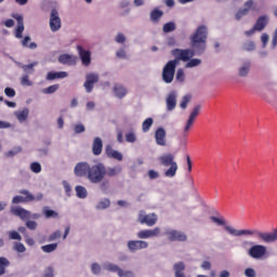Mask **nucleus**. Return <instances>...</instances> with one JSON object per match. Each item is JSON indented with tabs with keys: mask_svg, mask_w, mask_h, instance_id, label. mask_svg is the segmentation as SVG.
<instances>
[{
	"mask_svg": "<svg viewBox=\"0 0 277 277\" xmlns=\"http://www.w3.org/2000/svg\"><path fill=\"white\" fill-rule=\"evenodd\" d=\"M207 26H199L195 34L190 36V47L192 49H174L172 50V55L174 60L179 62H189L194 55H202L207 51Z\"/></svg>",
	"mask_w": 277,
	"mask_h": 277,
	"instance_id": "nucleus-1",
	"label": "nucleus"
},
{
	"mask_svg": "<svg viewBox=\"0 0 277 277\" xmlns=\"http://www.w3.org/2000/svg\"><path fill=\"white\" fill-rule=\"evenodd\" d=\"M226 233L233 235V237H255V239H260L264 241V243H274L277 240V228H275L271 233L261 232L256 228L253 229H235L233 226L226 225Z\"/></svg>",
	"mask_w": 277,
	"mask_h": 277,
	"instance_id": "nucleus-2",
	"label": "nucleus"
},
{
	"mask_svg": "<svg viewBox=\"0 0 277 277\" xmlns=\"http://www.w3.org/2000/svg\"><path fill=\"white\" fill-rule=\"evenodd\" d=\"M160 166L167 168L164 171V176L167 179H174L176 176V172H179V163L175 160L173 154H163L158 158Z\"/></svg>",
	"mask_w": 277,
	"mask_h": 277,
	"instance_id": "nucleus-3",
	"label": "nucleus"
},
{
	"mask_svg": "<svg viewBox=\"0 0 277 277\" xmlns=\"http://www.w3.org/2000/svg\"><path fill=\"white\" fill-rule=\"evenodd\" d=\"M107 173V168L102 162H97L90 167L88 180L90 183L98 184L103 183V179H105V174Z\"/></svg>",
	"mask_w": 277,
	"mask_h": 277,
	"instance_id": "nucleus-4",
	"label": "nucleus"
},
{
	"mask_svg": "<svg viewBox=\"0 0 277 277\" xmlns=\"http://www.w3.org/2000/svg\"><path fill=\"white\" fill-rule=\"evenodd\" d=\"M19 194H27V197H23V196L13 197L12 199L13 205H21V202H40V200L44 198V195H42L41 193L34 196V194H31V192H29L28 189H22L19 190Z\"/></svg>",
	"mask_w": 277,
	"mask_h": 277,
	"instance_id": "nucleus-5",
	"label": "nucleus"
},
{
	"mask_svg": "<svg viewBox=\"0 0 277 277\" xmlns=\"http://www.w3.org/2000/svg\"><path fill=\"white\" fill-rule=\"evenodd\" d=\"M176 66H179L177 60L169 61L162 69V81L164 83H172L174 81V72H176Z\"/></svg>",
	"mask_w": 277,
	"mask_h": 277,
	"instance_id": "nucleus-6",
	"label": "nucleus"
},
{
	"mask_svg": "<svg viewBox=\"0 0 277 277\" xmlns=\"http://www.w3.org/2000/svg\"><path fill=\"white\" fill-rule=\"evenodd\" d=\"M200 109H202V106L196 105L190 111L183 129V137H187V135H189V131L194 128V122H196V119L200 116Z\"/></svg>",
	"mask_w": 277,
	"mask_h": 277,
	"instance_id": "nucleus-7",
	"label": "nucleus"
},
{
	"mask_svg": "<svg viewBox=\"0 0 277 277\" xmlns=\"http://www.w3.org/2000/svg\"><path fill=\"white\" fill-rule=\"evenodd\" d=\"M248 255L255 260L265 259L267 255V247L263 245H254L248 250Z\"/></svg>",
	"mask_w": 277,
	"mask_h": 277,
	"instance_id": "nucleus-8",
	"label": "nucleus"
},
{
	"mask_svg": "<svg viewBox=\"0 0 277 277\" xmlns=\"http://www.w3.org/2000/svg\"><path fill=\"white\" fill-rule=\"evenodd\" d=\"M157 214L155 213L146 214L144 211H140L138 213L140 224H146V226H155V224H157Z\"/></svg>",
	"mask_w": 277,
	"mask_h": 277,
	"instance_id": "nucleus-9",
	"label": "nucleus"
},
{
	"mask_svg": "<svg viewBox=\"0 0 277 277\" xmlns=\"http://www.w3.org/2000/svg\"><path fill=\"white\" fill-rule=\"evenodd\" d=\"M50 29L51 31H60L62 29V18H60V13L55 9L51 11Z\"/></svg>",
	"mask_w": 277,
	"mask_h": 277,
	"instance_id": "nucleus-10",
	"label": "nucleus"
},
{
	"mask_svg": "<svg viewBox=\"0 0 277 277\" xmlns=\"http://www.w3.org/2000/svg\"><path fill=\"white\" fill-rule=\"evenodd\" d=\"M94 83H98V74H88L83 83V88L88 94L94 90Z\"/></svg>",
	"mask_w": 277,
	"mask_h": 277,
	"instance_id": "nucleus-11",
	"label": "nucleus"
},
{
	"mask_svg": "<svg viewBox=\"0 0 277 277\" xmlns=\"http://www.w3.org/2000/svg\"><path fill=\"white\" fill-rule=\"evenodd\" d=\"M161 235V228L155 227L154 229H142L136 234L138 239H150L153 237H159Z\"/></svg>",
	"mask_w": 277,
	"mask_h": 277,
	"instance_id": "nucleus-12",
	"label": "nucleus"
},
{
	"mask_svg": "<svg viewBox=\"0 0 277 277\" xmlns=\"http://www.w3.org/2000/svg\"><path fill=\"white\" fill-rule=\"evenodd\" d=\"M164 235H167L169 241H187V235H185L183 232L169 229L164 233Z\"/></svg>",
	"mask_w": 277,
	"mask_h": 277,
	"instance_id": "nucleus-13",
	"label": "nucleus"
},
{
	"mask_svg": "<svg viewBox=\"0 0 277 277\" xmlns=\"http://www.w3.org/2000/svg\"><path fill=\"white\" fill-rule=\"evenodd\" d=\"M78 55L82 62V66H89L92 64V54L89 50L83 49L81 45H77Z\"/></svg>",
	"mask_w": 277,
	"mask_h": 277,
	"instance_id": "nucleus-14",
	"label": "nucleus"
},
{
	"mask_svg": "<svg viewBox=\"0 0 277 277\" xmlns=\"http://www.w3.org/2000/svg\"><path fill=\"white\" fill-rule=\"evenodd\" d=\"M90 164L88 162H78L74 169V173L76 176H87L90 172Z\"/></svg>",
	"mask_w": 277,
	"mask_h": 277,
	"instance_id": "nucleus-15",
	"label": "nucleus"
},
{
	"mask_svg": "<svg viewBox=\"0 0 277 277\" xmlns=\"http://www.w3.org/2000/svg\"><path fill=\"white\" fill-rule=\"evenodd\" d=\"M148 242L144 240H130L128 241V249L130 252H137V250H146Z\"/></svg>",
	"mask_w": 277,
	"mask_h": 277,
	"instance_id": "nucleus-16",
	"label": "nucleus"
},
{
	"mask_svg": "<svg viewBox=\"0 0 277 277\" xmlns=\"http://www.w3.org/2000/svg\"><path fill=\"white\" fill-rule=\"evenodd\" d=\"M12 18H15V21H17V27L15 29V38L21 40V38H23V32L25 31V24L23 21V15L12 14Z\"/></svg>",
	"mask_w": 277,
	"mask_h": 277,
	"instance_id": "nucleus-17",
	"label": "nucleus"
},
{
	"mask_svg": "<svg viewBox=\"0 0 277 277\" xmlns=\"http://www.w3.org/2000/svg\"><path fill=\"white\" fill-rule=\"evenodd\" d=\"M250 10H254V0H249V1L245 2V8L240 9L236 13V21H241V18H243V16H248V14L250 13Z\"/></svg>",
	"mask_w": 277,
	"mask_h": 277,
	"instance_id": "nucleus-18",
	"label": "nucleus"
},
{
	"mask_svg": "<svg viewBox=\"0 0 277 277\" xmlns=\"http://www.w3.org/2000/svg\"><path fill=\"white\" fill-rule=\"evenodd\" d=\"M11 213L12 215L21 217L22 220H28V217H31V212L23 207H11Z\"/></svg>",
	"mask_w": 277,
	"mask_h": 277,
	"instance_id": "nucleus-19",
	"label": "nucleus"
},
{
	"mask_svg": "<svg viewBox=\"0 0 277 277\" xmlns=\"http://www.w3.org/2000/svg\"><path fill=\"white\" fill-rule=\"evenodd\" d=\"M167 132L166 129L163 128H158L155 132V140H156V144L158 146H166L167 145Z\"/></svg>",
	"mask_w": 277,
	"mask_h": 277,
	"instance_id": "nucleus-20",
	"label": "nucleus"
},
{
	"mask_svg": "<svg viewBox=\"0 0 277 277\" xmlns=\"http://www.w3.org/2000/svg\"><path fill=\"white\" fill-rule=\"evenodd\" d=\"M60 64H64L67 66H75L77 64V56L72 54H61L58 56Z\"/></svg>",
	"mask_w": 277,
	"mask_h": 277,
	"instance_id": "nucleus-21",
	"label": "nucleus"
},
{
	"mask_svg": "<svg viewBox=\"0 0 277 277\" xmlns=\"http://www.w3.org/2000/svg\"><path fill=\"white\" fill-rule=\"evenodd\" d=\"M268 23H269V17L267 15H262L256 19L253 27L254 29H256V31H263V29L267 27Z\"/></svg>",
	"mask_w": 277,
	"mask_h": 277,
	"instance_id": "nucleus-22",
	"label": "nucleus"
},
{
	"mask_svg": "<svg viewBox=\"0 0 277 277\" xmlns=\"http://www.w3.org/2000/svg\"><path fill=\"white\" fill-rule=\"evenodd\" d=\"M105 154L109 159H116L117 161H122V155L120 154V151L114 149L111 145H107L105 147Z\"/></svg>",
	"mask_w": 277,
	"mask_h": 277,
	"instance_id": "nucleus-23",
	"label": "nucleus"
},
{
	"mask_svg": "<svg viewBox=\"0 0 277 277\" xmlns=\"http://www.w3.org/2000/svg\"><path fill=\"white\" fill-rule=\"evenodd\" d=\"M92 153L95 157H98V155H101V153H103V140L98 136H96L93 140Z\"/></svg>",
	"mask_w": 277,
	"mask_h": 277,
	"instance_id": "nucleus-24",
	"label": "nucleus"
},
{
	"mask_svg": "<svg viewBox=\"0 0 277 277\" xmlns=\"http://www.w3.org/2000/svg\"><path fill=\"white\" fill-rule=\"evenodd\" d=\"M176 108V92L172 91L167 96V109L168 111H173Z\"/></svg>",
	"mask_w": 277,
	"mask_h": 277,
	"instance_id": "nucleus-25",
	"label": "nucleus"
},
{
	"mask_svg": "<svg viewBox=\"0 0 277 277\" xmlns=\"http://www.w3.org/2000/svg\"><path fill=\"white\" fill-rule=\"evenodd\" d=\"M68 77V72L66 71H50L47 75L48 81H53L55 79H66Z\"/></svg>",
	"mask_w": 277,
	"mask_h": 277,
	"instance_id": "nucleus-26",
	"label": "nucleus"
},
{
	"mask_svg": "<svg viewBox=\"0 0 277 277\" xmlns=\"http://www.w3.org/2000/svg\"><path fill=\"white\" fill-rule=\"evenodd\" d=\"M173 271L175 277H186L185 276V262H177L173 265Z\"/></svg>",
	"mask_w": 277,
	"mask_h": 277,
	"instance_id": "nucleus-27",
	"label": "nucleus"
},
{
	"mask_svg": "<svg viewBox=\"0 0 277 277\" xmlns=\"http://www.w3.org/2000/svg\"><path fill=\"white\" fill-rule=\"evenodd\" d=\"M10 260L5 256H0V276H5L8 267H10Z\"/></svg>",
	"mask_w": 277,
	"mask_h": 277,
	"instance_id": "nucleus-28",
	"label": "nucleus"
},
{
	"mask_svg": "<svg viewBox=\"0 0 277 277\" xmlns=\"http://www.w3.org/2000/svg\"><path fill=\"white\" fill-rule=\"evenodd\" d=\"M114 93L117 98H124V96H127V89L122 87V84H115Z\"/></svg>",
	"mask_w": 277,
	"mask_h": 277,
	"instance_id": "nucleus-29",
	"label": "nucleus"
},
{
	"mask_svg": "<svg viewBox=\"0 0 277 277\" xmlns=\"http://www.w3.org/2000/svg\"><path fill=\"white\" fill-rule=\"evenodd\" d=\"M30 42V43H29ZM22 47H24L25 49H30L34 51V49H38V43L36 42H31V37L26 36L24 37V39L22 40Z\"/></svg>",
	"mask_w": 277,
	"mask_h": 277,
	"instance_id": "nucleus-30",
	"label": "nucleus"
},
{
	"mask_svg": "<svg viewBox=\"0 0 277 277\" xmlns=\"http://www.w3.org/2000/svg\"><path fill=\"white\" fill-rule=\"evenodd\" d=\"M120 172H122V167H120V166L107 168L105 176H109V177L118 176V174H120Z\"/></svg>",
	"mask_w": 277,
	"mask_h": 277,
	"instance_id": "nucleus-31",
	"label": "nucleus"
},
{
	"mask_svg": "<svg viewBox=\"0 0 277 277\" xmlns=\"http://www.w3.org/2000/svg\"><path fill=\"white\" fill-rule=\"evenodd\" d=\"M15 117L18 120V122H25V120L29 118V109L24 108L23 110L16 111Z\"/></svg>",
	"mask_w": 277,
	"mask_h": 277,
	"instance_id": "nucleus-32",
	"label": "nucleus"
},
{
	"mask_svg": "<svg viewBox=\"0 0 277 277\" xmlns=\"http://www.w3.org/2000/svg\"><path fill=\"white\" fill-rule=\"evenodd\" d=\"M162 16H163V11L159 9H154L150 12V21H153V23H159Z\"/></svg>",
	"mask_w": 277,
	"mask_h": 277,
	"instance_id": "nucleus-33",
	"label": "nucleus"
},
{
	"mask_svg": "<svg viewBox=\"0 0 277 277\" xmlns=\"http://www.w3.org/2000/svg\"><path fill=\"white\" fill-rule=\"evenodd\" d=\"M175 30H176V24L174 22H168L162 27L163 34H172V31H175Z\"/></svg>",
	"mask_w": 277,
	"mask_h": 277,
	"instance_id": "nucleus-34",
	"label": "nucleus"
},
{
	"mask_svg": "<svg viewBox=\"0 0 277 277\" xmlns=\"http://www.w3.org/2000/svg\"><path fill=\"white\" fill-rule=\"evenodd\" d=\"M42 252H45L47 254L51 252H55L57 250V242L44 245L41 247Z\"/></svg>",
	"mask_w": 277,
	"mask_h": 277,
	"instance_id": "nucleus-35",
	"label": "nucleus"
},
{
	"mask_svg": "<svg viewBox=\"0 0 277 277\" xmlns=\"http://www.w3.org/2000/svg\"><path fill=\"white\" fill-rule=\"evenodd\" d=\"M76 195L81 199L88 198V189L83 186H76Z\"/></svg>",
	"mask_w": 277,
	"mask_h": 277,
	"instance_id": "nucleus-36",
	"label": "nucleus"
},
{
	"mask_svg": "<svg viewBox=\"0 0 277 277\" xmlns=\"http://www.w3.org/2000/svg\"><path fill=\"white\" fill-rule=\"evenodd\" d=\"M248 72H250V62H247L239 68L240 77H248Z\"/></svg>",
	"mask_w": 277,
	"mask_h": 277,
	"instance_id": "nucleus-37",
	"label": "nucleus"
},
{
	"mask_svg": "<svg viewBox=\"0 0 277 277\" xmlns=\"http://www.w3.org/2000/svg\"><path fill=\"white\" fill-rule=\"evenodd\" d=\"M150 127H153V118L145 119L142 124L143 133H148L150 131Z\"/></svg>",
	"mask_w": 277,
	"mask_h": 277,
	"instance_id": "nucleus-38",
	"label": "nucleus"
},
{
	"mask_svg": "<svg viewBox=\"0 0 277 277\" xmlns=\"http://www.w3.org/2000/svg\"><path fill=\"white\" fill-rule=\"evenodd\" d=\"M43 213L45 215V217L49 220L51 217H53L54 220H56L57 217H60V214L54 211V210H49V208H44L43 209Z\"/></svg>",
	"mask_w": 277,
	"mask_h": 277,
	"instance_id": "nucleus-39",
	"label": "nucleus"
},
{
	"mask_svg": "<svg viewBox=\"0 0 277 277\" xmlns=\"http://www.w3.org/2000/svg\"><path fill=\"white\" fill-rule=\"evenodd\" d=\"M60 90V84H52L45 89L42 90L43 94H55Z\"/></svg>",
	"mask_w": 277,
	"mask_h": 277,
	"instance_id": "nucleus-40",
	"label": "nucleus"
},
{
	"mask_svg": "<svg viewBox=\"0 0 277 277\" xmlns=\"http://www.w3.org/2000/svg\"><path fill=\"white\" fill-rule=\"evenodd\" d=\"M104 269H106L107 272L119 274L121 268H119V266L116 264L108 263V264H105Z\"/></svg>",
	"mask_w": 277,
	"mask_h": 277,
	"instance_id": "nucleus-41",
	"label": "nucleus"
},
{
	"mask_svg": "<svg viewBox=\"0 0 277 277\" xmlns=\"http://www.w3.org/2000/svg\"><path fill=\"white\" fill-rule=\"evenodd\" d=\"M30 170L34 174H40V172H42V164H40V162H31Z\"/></svg>",
	"mask_w": 277,
	"mask_h": 277,
	"instance_id": "nucleus-42",
	"label": "nucleus"
},
{
	"mask_svg": "<svg viewBox=\"0 0 277 277\" xmlns=\"http://www.w3.org/2000/svg\"><path fill=\"white\" fill-rule=\"evenodd\" d=\"M200 64H202V61L199 58H190L186 64V68H196V66H200Z\"/></svg>",
	"mask_w": 277,
	"mask_h": 277,
	"instance_id": "nucleus-43",
	"label": "nucleus"
},
{
	"mask_svg": "<svg viewBox=\"0 0 277 277\" xmlns=\"http://www.w3.org/2000/svg\"><path fill=\"white\" fill-rule=\"evenodd\" d=\"M256 49V45L254 44V41H247L242 45V51H254Z\"/></svg>",
	"mask_w": 277,
	"mask_h": 277,
	"instance_id": "nucleus-44",
	"label": "nucleus"
},
{
	"mask_svg": "<svg viewBox=\"0 0 277 277\" xmlns=\"http://www.w3.org/2000/svg\"><path fill=\"white\" fill-rule=\"evenodd\" d=\"M189 101H192V96L190 95H185L183 98H182V102L180 104V107L182 109H187V105L189 104Z\"/></svg>",
	"mask_w": 277,
	"mask_h": 277,
	"instance_id": "nucleus-45",
	"label": "nucleus"
},
{
	"mask_svg": "<svg viewBox=\"0 0 277 277\" xmlns=\"http://www.w3.org/2000/svg\"><path fill=\"white\" fill-rule=\"evenodd\" d=\"M210 220L214 222V224H217L219 226H226V220H224V217L220 219L216 216H211Z\"/></svg>",
	"mask_w": 277,
	"mask_h": 277,
	"instance_id": "nucleus-46",
	"label": "nucleus"
},
{
	"mask_svg": "<svg viewBox=\"0 0 277 277\" xmlns=\"http://www.w3.org/2000/svg\"><path fill=\"white\" fill-rule=\"evenodd\" d=\"M9 238L16 241H21V239H23V237H21V234H18V232L16 230L9 232Z\"/></svg>",
	"mask_w": 277,
	"mask_h": 277,
	"instance_id": "nucleus-47",
	"label": "nucleus"
},
{
	"mask_svg": "<svg viewBox=\"0 0 277 277\" xmlns=\"http://www.w3.org/2000/svg\"><path fill=\"white\" fill-rule=\"evenodd\" d=\"M35 66H38V63L34 62V63H30L28 65H24V66H22V68L24 70V72H30V71L34 72V67Z\"/></svg>",
	"mask_w": 277,
	"mask_h": 277,
	"instance_id": "nucleus-48",
	"label": "nucleus"
},
{
	"mask_svg": "<svg viewBox=\"0 0 277 277\" xmlns=\"http://www.w3.org/2000/svg\"><path fill=\"white\" fill-rule=\"evenodd\" d=\"M5 96H9V98H14L16 96V91L10 87L4 89Z\"/></svg>",
	"mask_w": 277,
	"mask_h": 277,
	"instance_id": "nucleus-49",
	"label": "nucleus"
},
{
	"mask_svg": "<svg viewBox=\"0 0 277 277\" xmlns=\"http://www.w3.org/2000/svg\"><path fill=\"white\" fill-rule=\"evenodd\" d=\"M109 205H111L109 199H103L102 201H100L97 203V209H107L109 207Z\"/></svg>",
	"mask_w": 277,
	"mask_h": 277,
	"instance_id": "nucleus-50",
	"label": "nucleus"
},
{
	"mask_svg": "<svg viewBox=\"0 0 277 277\" xmlns=\"http://www.w3.org/2000/svg\"><path fill=\"white\" fill-rule=\"evenodd\" d=\"M60 237H62V230H56L49 236L48 241H55V239H60Z\"/></svg>",
	"mask_w": 277,
	"mask_h": 277,
	"instance_id": "nucleus-51",
	"label": "nucleus"
},
{
	"mask_svg": "<svg viewBox=\"0 0 277 277\" xmlns=\"http://www.w3.org/2000/svg\"><path fill=\"white\" fill-rule=\"evenodd\" d=\"M14 250L16 252L23 253V252H26L27 248H25V245H23L22 242H15L14 243Z\"/></svg>",
	"mask_w": 277,
	"mask_h": 277,
	"instance_id": "nucleus-52",
	"label": "nucleus"
},
{
	"mask_svg": "<svg viewBox=\"0 0 277 277\" xmlns=\"http://www.w3.org/2000/svg\"><path fill=\"white\" fill-rule=\"evenodd\" d=\"M119 277H134L135 274H133L132 271H122V268L118 273Z\"/></svg>",
	"mask_w": 277,
	"mask_h": 277,
	"instance_id": "nucleus-53",
	"label": "nucleus"
},
{
	"mask_svg": "<svg viewBox=\"0 0 277 277\" xmlns=\"http://www.w3.org/2000/svg\"><path fill=\"white\" fill-rule=\"evenodd\" d=\"M135 140H137V137L135 136V133L128 132L126 134V141L129 142L130 144H133L135 142Z\"/></svg>",
	"mask_w": 277,
	"mask_h": 277,
	"instance_id": "nucleus-54",
	"label": "nucleus"
},
{
	"mask_svg": "<svg viewBox=\"0 0 277 277\" xmlns=\"http://www.w3.org/2000/svg\"><path fill=\"white\" fill-rule=\"evenodd\" d=\"M26 227H28L29 230H36V228H38V223L36 221H27Z\"/></svg>",
	"mask_w": 277,
	"mask_h": 277,
	"instance_id": "nucleus-55",
	"label": "nucleus"
},
{
	"mask_svg": "<svg viewBox=\"0 0 277 277\" xmlns=\"http://www.w3.org/2000/svg\"><path fill=\"white\" fill-rule=\"evenodd\" d=\"M22 85L31 87V85H34V82H31V80H29V76L25 75L22 78Z\"/></svg>",
	"mask_w": 277,
	"mask_h": 277,
	"instance_id": "nucleus-56",
	"label": "nucleus"
},
{
	"mask_svg": "<svg viewBox=\"0 0 277 277\" xmlns=\"http://www.w3.org/2000/svg\"><path fill=\"white\" fill-rule=\"evenodd\" d=\"M176 81H185V72L183 71V69H177Z\"/></svg>",
	"mask_w": 277,
	"mask_h": 277,
	"instance_id": "nucleus-57",
	"label": "nucleus"
},
{
	"mask_svg": "<svg viewBox=\"0 0 277 277\" xmlns=\"http://www.w3.org/2000/svg\"><path fill=\"white\" fill-rule=\"evenodd\" d=\"M116 55L119 57V60H127V51H124V49L118 50Z\"/></svg>",
	"mask_w": 277,
	"mask_h": 277,
	"instance_id": "nucleus-58",
	"label": "nucleus"
},
{
	"mask_svg": "<svg viewBox=\"0 0 277 277\" xmlns=\"http://www.w3.org/2000/svg\"><path fill=\"white\" fill-rule=\"evenodd\" d=\"M245 276H247V277H256V271H254L253 268H247L245 271Z\"/></svg>",
	"mask_w": 277,
	"mask_h": 277,
	"instance_id": "nucleus-59",
	"label": "nucleus"
},
{
	"mask_svg": "<svg viewBox=\"0 0 277 277\" xmlns=\"http://www.w3.org/2000/svg\"><path fill=\"white\" fill-rule=\"evenodd\" d=\"M91 269L93 274H101V265H98V263H93Z\"/></svg>",
	"mask_w": 277,
	"mask_h": 277,
	"instance_id": "nucleus-60",
	"label": "nucleus"
},
{
	"mask_svg": "<svg viewBox=\"0 0 277 277\" xmlns=\"http://www.w3.org/2000/svg\"><path fill=\"white\" fill-rule=\"evenodd\" d=\"M126 40L127 38L122 35V32H119L116 37V42H118V44L124 43Z\"/></svg>",
	"mask_w": 277,
	"mask_h": 277,
	"instance_id": "nucleus-61",
	"label": "nucleus"
},
{
	"mask_svg": "<svg viewBox=\"0 0 277 277\" xmlns=\"http://www.w3.org/2000/svg\"><path fill=\"white\" fill-rule=\"evenodd\" d=\"M148 176H149V179H151V180L159 179V172H157V171H155V170H149V171H148Z\"/></svg>",
	"mask_w": 277,
	"mask_h": 277,
	"instance_id": "nucleus-62",
	"label": "nucleus"
},
{
	"mask_svg": "<svg viewBox=\"0 0 277 277\" xmlns=\"http://www.w3.org/2000/svg\"><path fill=\"white\" fill-rule=\"evenodd\" d=\"M75 133H83L85 131V127L83 124H77L74 128Z\"/></svg>",
	"mask_w": 277,
	"mask_h": 277,
	"instance_id": "nucleus-63",
	"label": "nucleus"
},
{
	"mask_svg": "<svg viewBox=\"0 0 277 277\" xmlns=\"http://www.w3.org/2000/svg\"><path fill=\"white\" fill-rule=\"evenodd\" d=\"M43 277H53V267H48L44 272Z\"/></svg>",
	"mask_w": 277,
	"mask_h": 277,
	"instance_id": "nucleus-64",
	"label": "nucleus"
}]
</instances>
